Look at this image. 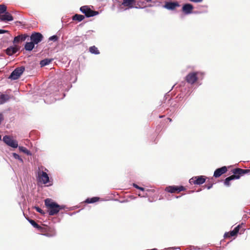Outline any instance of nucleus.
I'll return each mask as SVG.
<instances>
[{"mask_svg": "<svg viewBox=\"0 0 250 250\" xmlns=\"http://www.w3.org/2000/svg\"><path fill=\"white\" fill-rule=\"evenodd\" d=\"M44 204L49 215L53 216L56 215L60 210L63 209V207L60 206L57 203L53 202L51 199L47 198L44 200Z\"/></svg>", "mask_w": 250, "mask_h": 250, "instance_id": "obj_1", "label": "nucleus"}, {"mask_svg": "<svg viewBox=\"0 0 250 250\" xmlns=\"http://www.w3.org/2000/svg\"><path fill=\"white\" fill-rule=\"evenodd\" d=\"M233 175L226 178L224 184L227 186L230 185L229 182L234 179H238L240 177L245 174L250 173V169H244L240 168H236L232 170Z\"/></svg>", "mask_w": 250, "mask_h": 250, "instance_id": "obj_2", "label": "nucleus"}, {"mask_svg": "<svg viewBox=\"0 0 250 250\" xmlns=\"http://www.w3.org/2000/svg\"><path fill=\"white\" fill-rule=\"evenodd\" d=\"M37 178L39 182L44 184H47L49 181V176L46 172L41 170L40 168L37 171Z\"/></svg>", "mask_w": 250, "mask_h": 250, "instance_id": "obj_3", "label": "nucleus"}, {"mask_svg": "<svg viewBox=\"0 0 250 250\" xmlns=\"http://www.w3.org/2000/svg\"><path fill=\"white\" fill-rule=\"evenodd\" d=\"M25 70L24 66L16 68L9 76V78L11 80H16L18 79Z\"/></svg>", "mask_w": 250, "mask_h": 250, "instance_id": "obj_4", "label": "nucleus"}, {"mask_svg": "<svg viewBox=\"0 0 250 250\" xmlns=\"http://www.w3.org/2000/svg\"><path fill=\"white\" fill-rule=\"evenodd\" d=\"M202 73L199 72L189 73L186 77V81L188 83L193 84L197 81L198 76L199 75H202Z\"/></svg>", "mask_w": 250, "mask_h": 250, "instance_id": "obj_5", "label": "nucleus"}, {"mask_svg": "<svg viewBox=\"0 0 250 250\" xmlns=\"http://www.w3.org/2000/svg\"><path fill=\"white\" fill-rule=\"evenodd\" d=\"M185 190L186 188L183 186H170L167 187L165 188V191L171 193H178Z\"/></svg>", "mask_w": 250, "mask_h": 250, "instance_id": "obj_6", "label": "nucleus"}, {"mask_svg": "<svg viewBox=\"0 0 250 250\" xmlns=\"http://www.w3.org/2000/svg\"><path fill=\"white\" fill-rule=\"evenodd\" d=\"M3 141L8 146L13 148H17L18 146V142L9 136L6 135L4 136L3 137Z\"/></svg>", "mask_w": 250, "mask_h": 250, "instance_id": "obj_7", "label": "nucleus"}, {"mask_svg": "<svg viewBox=\"0 0 250 250\" xmlns=\"http://www.w3.org/2000/svg\"><path fill=\"white\" fill-rule=\"evenodd\" d=\"M43 39L42 35L39 32H33L30 36V40L35 44H38L42 42Z\"/></svg>", "mask_w": 250, "mask_h": 250, "instance_id": "obj_8", "label": "nucleus"}, {"mask_svg": "<svg viewBox=\"0 0 250 250\" xmlns=\"http://www.w3.org/2000/svg\"><path fill=\"white\" fill-rule=\"evenodd\" d=\"M80 10L82 13H84L87 17H93L98 14V12L92 10L87 6L81 7L80 8Z\"/></svg>", "mask_w": 250, "mask_h": 250, "instance_id": "obj_9", "label": "nucleus"}, {"mask_svg": "<svg viewBox=\"0 0 250 250\" xmlns=\"http://www.w3.org/2000/svg\"><path fill=\"white\" fill-rule=\"evenodd\" d=\"M205 181L206 178L203 176L193 177L189 180V183L194 185H201L204 183Z\"/></svg>", "mask_w": 250, "mask_h": 250, "instance_id": "obj_10", "label": "nucleus"}, {"mask_svg": "<svg viewBox=\"0 0 250 250\" xmlns=\"http://www.w3.org/2000/svg\"><path fill=\"white\" fill-rule=\"evenodd\" d=\"M227 167L226 166L222 167L221 168H217L214 172L213 176L218 178L227 171Z\"/></svg>", "mask_w": 250, "mask_h": 250, "instance_id": "obj_11", "label": "nucleus"}, {"mask_svg": "<svg viewBox=\"0 0 250 250\" xmlns=\"http://www.w3.org/2000/svg\"><path fill=\"white\" fill-rule=\"evenodd\" d=\"M193 9V5L189 3L184 4L182 7V11L186 14H189L191 13Z\"/></svg>", "mask_w": 250, "mask_h": 250, "instance_id": "obj_12", "label": "nucleus"}, {"mask_svg": "<svg viewBox=\"0 0 250 250\" xmlns=\"http://www.w3.org/2000/svg\"><path fill=\"white\" fill-rule=\"evenodd\" d=\"M0 20L2 21H9L13 20V16L8 12L3 15H0Z\"/></svg>", "mask_w": 250, "mask_h": 250, "instance_id": "obj_13", "label": "nucleus"}, {"mask_svg": "<svg viewBox=\"0 0 250 250\" xmlns=\"http://www.w3.org/2000/svg\"><path fill=\"white\" fill-rule=\"evenodd\" d=\"M179 6L177 2H167L165 3L164 7L169 10H174L176 7Z\"/></svg>", "mask_w": 250, "mask_h": 250, "instance_id": "obj_14", "label": "nucleus"}, {"mask_svg": "<svg viewBox=\"0 0 250 250\" xmlns=\"http://www.w3.org/2000/svg\"><path fill=\"white\" fill-rule=\"evenodd\" d=\"M27 37H28V35L26 34L20 35L14 38L13 43H17L20 42L24 41Z\"/></svg>", "mask_w": 250, "mask_h": 250, "instance_id": "obj_15", "label": "nucleus"}, {"mask_svg": "<svg viewBox=\"0 0 250 250\" xmlns=\"http://www.w3.org/2000/svg\"><path fill=\"white\" fill-rule=\"evenodd\" d=\"M19 50V47L15 46H10L6 50V54L9 56H11L16 53Z\"/></svg>", "mask_w": 250, "mask_h": 250, "instance_id": "obj_16", "label": "nucleus"}, {"mask_svg": "<svg viewBox=\"0 0 250 250\" xmlns=\"http://www.w3.org/2000/svg\"><path fill=\"white\" fill-rule=\"evenodd\" d=\"M46 229V234H45V236L47 237H53L56 235V231L54 228L47 227Z\"/></svg>", "mask_w": 250, "mask_h": 250, "instance_id": "obj_17", "label": "nucleus"}, {"mask_svg": "<svg viewBox=\"0 0 250 250\" xmlns=\"http://www.w3.org/2000/svg\"><path fill=\"white\" fill-rule=\"evenodd\" d=\"M10 96L7 94H1L0 95V104H4L10 99Z\"/></svg>", "mask_w": 250, "mask_h": 250, "instance_id": "obj_18", "label": "nucleus"}, {"mask_svg": "<svg viewBox=\"0 0 250 250\" xmlns=\"http://www.w3.org/2000/svg\"><path fill=\"white\" fill-rule=\"evenodd\" d=\"M135 0H124L122 4L125 6L128 7V8L133 7V5L135 3Z\"/></svg>", "mask_w": 250, "mask_h": 250, "instance_id": "obj_19", "label": "nucleus"}, {"mask_svg": "<svg viewBox=\"0 0 250 250\" xmlns=\"http://www.w3.org/2000/svg\"><path fill=\"white\" fill-rule=\"evenodd\" d=\"M35 46V44L31 41L26 42L24 45V49L27 51H31Z\"/></svg>", "mask_w": 250, "mask_h": 250, "instance_id": "obj_20", "label": "nucleus"}, {"mask_svg": "<svg viewBox=\"0 0 250 250\" xmlns=\"http://www.w3.org/2000/svg\"><path fill=\"white\" fill-rule=\"evenodd\" d=\"M19 149L20 150V152H22L25 155L30 156L32 155L31 152L25 147L20 146L19 147Z\"/></svg>", "mask_w": 250, "mask_h": 250, "instance_id": "obj_21", "label": "nucleus"}, {"mask_svg": "<svg viewBox=\"0 0 250 250\" xmlns=\"http://www.w3.org/2000/svg\"><path fill=\"white\" fill-rule=\"evenodd\" d=\"M84 19V16L82 15L75 14L72 17V19L74 21H81Z\"/></svg>", "mask_w": 250, "mask_h": 250, "instance_id": "obj_22", "label": "nucleus"}, {"mask_svg": "<svg viewBox=\"0 0 250 250\" xmlns=\"http://www.w3.org/2000/svg\"><path fill=\"white\" fill-rule=\"evenodd\" d=\"M242 227V225H239L237 227H236L233 230L236 233V234L240 231V233H243L244 231H245V229L244 228H242L241 229V228Z\"/></svg>", "mask_w": 250, "mask_h": 250, "instance_id": "obj_23", "label": "nucleus"}, {"mask_svg": "<svg viewBox=\"0 0 250 250\" xmlns=\"http://www.w3.org/2000/svg\"><path fill=\"white\" fill-rule=\"evenodd\" d=\"M52 59H45L40 62V65L42 67L44 66L49 64L52 62Z\"/></svg>", "mask_w": 250, "mask_h": 250, "instance_id": "obj_24", "label": "nucleus"}, {"mask_svg": "<svg viewBox=\"0 0 250 250\" xmlns=\"http://www.w3.org/2000/svg\"><path fill=\"white\" fill-rule=\"evenodd\" d=\"M89 52L92 54H99L100 52L95 46H92L89 47Z\"/></svg>", "mask_w": 250, "mask_h": 250, "instance_id": "obj_25", "label": "nucleus"}, {"mask_svg": "<svg viewBox=\"0 0 250 250\" xmlns=\"http://www.w3.org/2000/svg\"><path fill=\"white\" fill-rule=\"evenodd\" d=\"M99 200V197H92L91 198H87L85 202L87 203H93L98 201Z\"/></svg>", "mask_w": 250, "mask_h": 250, "instance_id": "obj_26", "label": "nucleus"}, {"mask_svg": "<svg viewBox=\"0 0 250 250\" xmlns=\"http://www.w3.org/2000/svg\"><path fill=\"white\" fill-rule=\"evenodd\" d=\"M237 234L234 231V230L230 231L229 232L225 233L224 234V237L225 238H229L231 236H236Z\"/></svg>", "mask_w": 250, "mask_h": 250, "instance_id": "obj_27", "label": "nucleus"}, {"mask_svg": "<svg viewBox=\"0 0 250 250\" xmlns=\"http://www.w3.org/2000/svg\"><path fill=\"white\" fill-rule=\"evenodd\" d=\"M44 227H42L40 226V228H38V229L40 230V232L43 235H45V234H46V228L48 226L43 225Z\"/></svg>", "mask_w": 250, "mask_h": 250, "instance_id": "obj_28", "label": "nucleus"}, {"mask_svg": "<svg viewBox=\"0 0 250 250\" xmlns=\"http://www.w3.org/2000/svg\"><path fill=\"white\" fill-rule=\"evenodd\" d=\"M7 7L4 4H0V15L6 12Z\"/></svg>", "mask_w": 250, "mask_h": 250, "instance_id": "obj_29", "label": "nucleus"}, {"mask_svg": "<svg viewBox=\"0 0 250 250\" xmlns=\"http://www.w3.org/2000/svg\"><path fill=\"white\" fill-rule=\"evenodd\" d=\"M29 223L35 228L38 229L40 228V225H39L34 220L28 219Z\"/></svg>", "mask_w": 250, "mask_h": 250, "instance_id": "obj_30", "label": "nucleus"}, {"mask_svg": "<svg viewBox=\"0 0 250 250\" xmlns=\"http://www.w3.org/2000/svg\"><path fill=\"white\" fill-rule=\"evenodd\" d=\"M34 208L37 212L40 213L42 214H44V212L39 207H35Z\"/></svg>", "mask_w": 250, "mask_h": 250, "instance_id": "obj_31", "label": "nucleus"}, {"mask_svg": "<svg viewBox=\"0 0 250 250\" xmlns=\"http://www.w3.org/2000/svg\"><path fill=\"white\" fill-rule=\"evenodd\" d=\"M58 37L56 35L52 36L49 38V40L50 41H53L54 42L57 41L58 40Z\"/></svg>", "mask_w": 250, "mask_h": 250, "instance_id": "obj_32", "label": "nucleus"}, {"mask_svg": "<svg viewBox=\"0 0 250 250\" xmlns=\"http://www.w3.org/2000/svg\"><path fill=\"white\" fill-rule=\"evenodd\" d=\"M212 185H213V184L212 183H208L206 185V187H207V188L209 189H210V188H212Z\"/></svg>", "mask_w": 250, "mask_h": 250, "instance_id": "obj_33", "label": "nucleus"}, {"mask_svg": "<svg viewBox=\"0 0 250 250\" xmlns=\"http://www.w3.org/2000/svg\"><path fill=\"white\" fill-rule=\"evenodd\" d=\"M189 1L193 2H201L203 0H189Z\"/></svg>", "mask_w": 250, "mask_h": 250, "instance_id": "obj_34", "label": "nucleus"}, {"mask_svg": "<svg viewBox=\"0 0 250 250\" xmlns=\"http://www.w3.org/2000/svg\"><path fill=\"white\" fill-rule=\"evenodd\" d=\"M4 120L3 114L0 113V121L2 122Z\"/></svg>", "mask_w": 250, "mask_h": 250, "instance_id": "obj_35", "label": "nucleus"}, {"mask_svg": "<svg viewBox=\"0 0 250 250\" xmlns=\"http://www.w3.org/2000/svg\"><path fill=\"white\" fill-rule=\"evenodd\" d=\"M6 32H8V31L0 29V34H3Z\"/></svg>", "mask_w": 250, "mask_h": 250, "instance_id": "obj_36", "label": "nucleus"}, {"mask_svg": "<svg viewBox=\"0 0 250 250\" xmlns=\"http://www.w3.org/2000/svg\"><path fill=\"white\" fill-rule=\"evenodd\" d=\"M15 159H18L20 162H22V159H21V157H15Z\"/></svg>", "mask_w": 250, "mask_h": 250, "instance_id": "obj_37", "label": "nucleus"}, {"mask_svg": "<svg viewBox=\"0 0 250 250\" xmlns=\"http://www.w3.org/2000/svg\"><path fill=\"white\" fill-rule=\"evenodd\" d=\"M133 187H135V188H137V189H139L140 188V187L138 186L137 185H136L135 184H133Z\"/></svg>", "mask_w": 250, "mask_h": 250, "instance_id": "obj_38", "label": "nucleus"}, {"mask_svg": "<svg viewBox=\"0 0 250 250\" xmlns=\"http://www.w3.org/2000/svg\"><path fill=\"white\" fill-rule=\"evenodd\" d=\"M139 189H140V190H141L142 191H144V190H145L144 188H142V187H140V188H139Z\"/></svg>", "mask_w": 250, "mask_h": 250, "instance_id": "obj_39", "label": "nucleus"}, {"mask_svg": "<svg viewBox=\"0 0 250 250\" xmlns=\"http://www.w3.org/2000/svg\"><path fill=\"white\" fill-rule=\"evenodd\" d=\"M13 156H19L18 154H17L16 153H13Z\"/></svg>", "mask_w": 250, "mask_h": 250, "instance_id": "obj_40", "label": "nucleus"}, {"mask_svg": "<svg viewBox=\"0 0 250 250\" xmlns=\"http://www.w3.org/2000/svg\"><path fill=\"white\" fill-rule=\"evenodd\" d=\"M167 120H169V122H171L172 121V119L171 118H168Z\"/></svg>", "mask_w": 250, "mask_h": 250, "instance_id": "obj_41", "label": "nucleus"}, {"mask_svg": "<svg viewBox=\"0 0 250 250\" xmlns=\"http://www.w3.org/2000/svg\"><path fill=\"white\" fill-rule=\"evenodd\" d=\"M147 2H150L152 0H146Z\"/></svg>", "mask_w": 250, "mask_h": 250, "instance_id": "obj_42", "label": "nucleus"}, {"mask_svg": "<svg viewBox=\"0 0 250 250\" xmlns=\"http://www.w3.org/2000/svg\"><path fill=\"white\" fill-rule=\"evenodd\" d=\"M160 117V118H162V117H163V116H160V117Z\"/></svg>", "mask_w": 250, "mask_h": 250, "instance_id": "obj_43", "label": "nucleus"}, {"mask_svg": "<svg viewBox=\"0 0 250 250\" xmlns=\"http://www.w3.org/2000/svg\"><path fill=\"white\" fill-rule=\"evenodd\" d=\"M1 135H0V140L1 139Z\"/></svg>", "mask_w": 250, "mask_h": 250, "instance_id": "obj_44", "label": "nucleus"}]
</instances>
